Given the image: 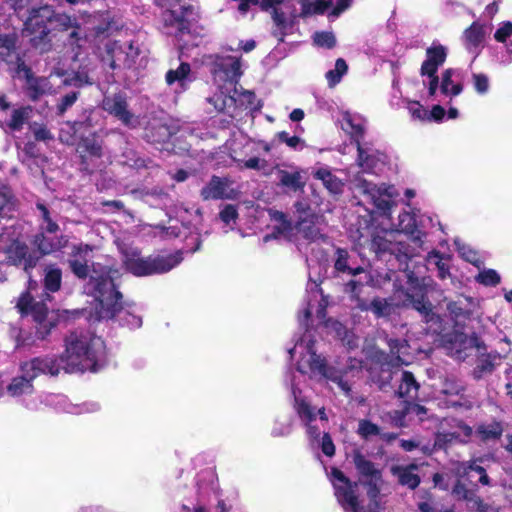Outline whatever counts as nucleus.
Returning a JSON list of instances; mask_svg holds the SVG:
<instances>
[{"label":"nucleus","instance_id":"obj_1","mask_svg":"<svg viewBox=\"0 0 512 512\" xmlns=\"http://www.w3.org/2000/svg\"><path fill=\"white\" fill-rule=\"evenodd\" d=\"M354 464L360 479L367 486L369 503L360 498L357 483H352L338 469H332L331 481L338 503L345 512H378L381 506L380 491L383 485L381 471L361 454L354 455Z\"/></svg>","mask_w":512,"mask_h":512},{"label":"nucleus","instance_id":"obj_2","mask_svg":"<svg viewBox=\"0 0 512 512\" xmlns=\"http://www.w3.org/2000/svg\"><path fill=\"white\" fill-rule=\"evenodd\" d=\"M118 277L117 270L107 268H94L85 285L87 294L96 301L95 313L98 320H115L120 325L129 328H139L142 318L136 313V307L131 304L123 306L119 302L120 292L116 290L115 280Z\"/></svg>","mask_w":512,"mask_h":512},{"label":"nucleus","instance_id":"obj_3","mask_svg":"<svg viewBox=\"0 0 512 512\" xmlns=\"http://www.w3.org/2000/svg\"><path fill=\"white\" fill-rule=\"evenodd\" d=\"M289 354L292 358L298 356L296 366L301 374L308 375L317 381H331L345 396L351 395L352 380L361 370V361L352 359L347 367L341 369L333 365L328 366L325 359L316 353L314 341L307 333L295 344L293 349L289 350Z\"/></svg>","mask_w":512,"mask_h":512},{"label":"nucleus","instance_id":"obj_4","mask_svg":"<svg viewBox=\"0 0 512 512\" xmlns=\"http://www.w3.org/2000/svg\"><path fill=\"white\" fill-rule=\"evenodd\" d=\"M105 357L104 341L89 332L76 331L67 336L65 352L60 360L52 358L59 370L68 373L97 371Z\"/></svg>","mask_w":512,"mask_h":512},{"label":"nucleus","instance_id":"obj_5","mask_svg":"<svg viewBox=\"0 0 512 512\" xmlns=\"http://www.w3.org/2000/svg\"><path fill=\"white\" fill-rule=\"evenodd\" d=\"M72 26V19L65 15H54L51 7L43 6L32 10L30 16L25 22L24 33L30 38V42L39 47L41 51L45 50L44 40L48 36L51 28L66 29Z\"/></svg>","mask_w":512,"mask_h":512},{"label":"nucleus","instance_id":"obj_6","mask_svg":"<svg viewBox=\"0 0 512 512\" xmlns=\"http://www.w3.org/2000/svg\"><path fill=\"white\" fill-rule=\"evenodd\" d=\"M122 253L127 270L136 276L166 273L182 261L180 252L146 259L140 257L137 249L125 248Z\"/></svg>","mask_w":512,"mask_h":512},{"label":"nucleus","instance_id":"obj_7","mask_svg":"<svg viewBox=\"0 0 512 512\" xmlns=\"http://www.w3.org/2000/svg\"><path fill=\"white\" fill-rule=\"evenodd\" d=\"M22 375L14 378L7 387L8 393L13 396L30 394L33 391L32 381L40 374L52 376L59 373V365L52 357H37L21 365Z\"/></svg>","mask_w":512,"mask_h":512},{"label":"nucleus","instance_id":"obj_8","mask_svg":"<svg viewBox=\"0 0 512 512\" xmlns=\"http://www.w3.org/2000/svg\"><path fill=\"white\" fill-rule=\"evenodd\" d=\"M90 83L88 76L84 73H74L73 75L57 69L49 77L28 78L27 93L30 99L36 101L43 95L54 94L60 85L82 86Z\"/></svg>","mask_w":512,"mask_h":512},{"label":"nucleus","instance_id":"obj_9","mask_svg":"<svg viewBox=\"0 0 512 512\" xmlns=\"http://www.w3.org/2000/svg\"><path fill=\"white\" fill-rule=\"evenodd\" d=\"M349 177L354 190L365 196L381 214L387 215L389 213L395 204L394 198L398 196L393 186L375 185L359 173L356 175L349 174Z\"/></svg>","mask_w":512,"mask_h":512},{"label":"nucleus","instance_id":"obj_10","mask_svg":"<svg viewBox=\"0 0 512 512\" xmlns=\"http://www.w3.org/2000/svg\"><path fill=\"white\" fill-rule=\"evenodd\" d=\"M212 73L217 85L231 87L237 93L236 85L242 76L239 57L217 55L213 62Z\"/></svg>","mask_w":512,"mask_h":512},{"label":"nucleus","instance_id":"obj_11","mask_svg":"<svg viewBox=\"0 0 512 512\" xmlns=\"http://www.w3.org/2000/svg\"><path fill=\"white\" fill-rule=\"evenodd\" d=\"M447 51L442 45H435L427 49L426 59L421 65L420 75L428 94H434L437 84V71L446 60Z\"/></svg>","mask_w":512,"mask_h":512},{"label":"nucleus","instance_id":"obj_12","mask_svg":"<svg viewBox=\"0 0 512 512\" xmlns=\"http://www.w3.org/2000/svg\"><path fill=\"white\" fill-rule=\"evenodd\" d=\"M32 285L29 286V291L23 294L17 304V307L22 313H31L34 320L39 324L37 333L41 338L49 333L50 328L53 326L52 321L47 319L48 310L43 303H32L33 299L30 295Z\"/></svg>","mask_w":512,"mask_h":512},{"label":"nucleus","instance_id":"obj_13","mask_svg":"<svg viewBox=\"0 0 512 512\" xmlns=\"http://www.w3.org/2000/svg\"><path fill=\"white\" fill-rule=\"evenodd\" d=\"M233 181L227 177L213 176L201 189L203 200H233L239 195V191L233 188Z\"/></svg>","mask_w":512,"mask_h":512},{"label":"nucleus","instance_id":"obj_14","mask_svg":"<svg viewBox=\"0 0 512 512\" xmlns=\"http://www.w3.org/2000/svg\"><path fill=\"white\" fill-rule=\"evenodd\" d=\"M457 74V70L448 68L441 73L440 77L437 75L435 93L428 94V96L434 100H452L454 97L460 95L463 91V85L457 79Z\"/></svg>","mask_w":512,"mask_h":512},{"label":"nucleus","instance_id":"obj_15","mask_svg":"<svg viewBox=\"0 0 512 512\" xmlns=\"http://www.w3.org/2000/svg\"><path fill=\"white\" fill-rule=\"evenodd\" d=\"M7 259L14 265H22L25 271L33 268L38 257L29 252L27 245L19 240L13 241L6 250Z\"/></svg>","mask_w":512,"mask_h":512},{"label":"nucleus","instance_id":"obj_16","mask_svg":"<svg viewBox=\"0 0 512 512\" xmlns=\"http://www.w3.org/2000/svg\"><path fill=\"white\" fill-rule=\"evenodd\" d=\"M357 151V165L363 173L375 174L379 166L385 163L386 156L377 150L364 148L358 144Z\"/></svg>","mask_w":512,"mask_h":512},{"label":"nucleus","instance_id":"obj_17","mask_svg":"<svg viewBox=\"0 0 512 512\" xmlns=\"http://www.w3.org/2000/svg\"><path fill=\"white\" fill-rule=\"evenodd\" d=\"M292 393L295 399L296 410L300 418L306 422L308 434L312 438H318L320 435L319 428L312 424L316 420L314 409L301 397V392L294 385L292 386Z\"/></svg>","mask_w":512,"mask_h":512},{"label":"nucleus","instance_id":"obj_18","mask_svg":"<svg viewBox=\"0 0 512 512\" xmlns=\"http://www.w3.org/2000/svg\"><path fill=\"white\" fill-rule=\"evenodd\" d=\"M463 43L465 48L476 57L483 47L485 39L484 26L478 22H474L463 33Z\"/></svg>","mask_w":512,"mask_h":512},{"label":"nucleus","instance_id":"obj_19","mask_svg":"<svg viewBox=\"0 0 512 512\" xmlns=\"http://www.w3.org/2000/svg\"><path fill=\"white\" fill-rule=\"evenodd\" d=\"M103 108L117 117L125 125L132 124L133 114L127 110V103L123 96L114 95L103 100Z\"/></svg>","mask_w":512,"mask_h":512},{"label":"nucleus","instance_id":"obj_20","mask_svg":"<svg viewBox=\"0 0 512 512\" xmlns=\"http://www.w3.org/2000/svg\"><path fill=\"white\" fill-rule=\"evenodd\" d=\"M90 252L91 249L88 245L79 244L72 247L70 267L79 278H84L88 274L87 257Z\"/></svg>","mask_w":512,"mask_h":512},{"label":"nucleus","instance_id":"obj_21","mask_svg":"<svg viewBox=\"0 0 512 512\" xmlns=\"http://www.w3.org/2000/svg\"><path fill=\"white\" fill-rule=\"evenodd\" d=\"M313 176L317 180H320L323 186L331 194H340L344 188V182L342 179L337 177L328 166L316 167L313 171Z\"/></svg>","mask_w":512,"mask_h":512},{"label":"nucleus","instance_id":"obj_22","mask_svg":"<svg viewBox=\"0 0 512 512\" xmlns=\"http://www.w3.org/2000/svg\"><path fill=\"white\" fill-rule=\"evenodd\" d=\"M341 127L351 136L357 145L360 144V139L363 137L365 131V120L362 117L344 112Z\"/></svg>","mask_w":512,"mask_h":512},{"label":"nucleus","instance_id":"obj_23","mask_svg":"<svg viewBox=\"0 0 512 512\" xmlns=\"http://www.w3.org/2000/svg\"><path fill=\"white\" fill-rule=\"evenodd\" d=\"M46 232H39L34 238V245L42 255L51 254L65 247L67 239L65 236L47 237Z\"/></svg>","mask_w":512,"mask_h":512},{"label":"nucleus","instance_id":"obj_24","mask_svg":"<svg viewBox=\"0 0 512 512\" xmlns=\"http://www.w3.org/2000/svg\"><path fill=\"white\" fill-rule=\"evenodd\" d=\"M320 222L321 218L319 216L314 214L308 215L297 223V232L308 240H317L322 236Z\"/></svg>","mask_w":512,"mask_h":512},{"label":"nucleus","instance_id":"obj_25","mask_svg":"<svg viewBox=\"0 0 512 512\" xmlns=\"http://www.w3.org/2000/svg\"><path fill=\"white\" fill-rule=\"evenodd\" d=\"M219 92L215 93L208 101L214 106L218 112H224L231 108L236 102V94L233 88L218 85Z\"/></svg>","mask_w":512,"mask_h":512},{"label":"nucleus","instance_id":"obj_26","mask_svg":"<svg viewBox=\"0 0 512 512\" xmlns=\"http://www.w3.org/2000/svg\"><path fill=\"white\" fill-rule=\"evenodd\" d=\"M472 434V429L464 424H459L453 432H443L436 436L435 445L444 448L448 443L454 441L465 442Z\"/></svg>","mask_w":512,"mask_h":512},{"label":"nucleus","instance_id":"obj_27","mask_svg":"<svg viewBox=\"0 0 512 512\" xmlns=\"http://www.w3.org/2000/svg\"><path fill=\"white\" fill-rule=\"evenodd\" d=\"M494 39L507 48L506 59L501 60V63L504 65L510 64L512 62V22L504 21L500 23L494 33Z\"/></svg>","mask_w":512,"mask_h":512},{"label":"nucleus","instance_id":"obj_28","mask_svg":"<svg viewBox=\"0 0 512 512\" xmlns=\"http://www.w3.org/2000/svg\"><path fill=\"white\" fill-rule=\"evenodd\" d=\"M162 28L166 34L178 36L186 30L184 19L175 14L170 8L166 9L162 14Z\"/></svg>","mask_w":512,"mask_h":512},{"label":"nucleus","instance_id":"obj_29","mask_svg":"<svg viewBox=\"0 0 512 512\" xmlns=\"http://www.w3.org/2000/svg\"><path fill=\"white\" fill-rule=\"evenodd\" d=\"M477 461L463 462L460 463L456 468V474L460 479L467 478L472 482L473 474L479 475L478 481L483 485L489 484V477L487 476L485 469L476 463Z\"/></svg>","mask_w":512,"mask_h":512},{"label":"nucleus","instance_id":"obj_30","mask_svg":"<svg viewBox=\"0 0 512 512\" xmlns=\"http://www.w3.org/2000/svg\"><path fill=\"white\" fill-rule=\"evenodd\" d=\"M233 161L236 163L239 170H256L261 172L263 175H270L273 170L267 160L258 156H252L248 159H237L233 157Z\"/></svg>","mask_w":512,"mask_h":512},{"label":"nucleus","instance_id":"obj_31","mask_svg":"<svg viewBox=\"0 0 512 512\" xmlns=\"http://www.w3.org/2000/svg\"><path fill=\"white\" fill-rule=\"evenodd\" d=\"M416 466L412 465L409 467L395 466L392 467L391 471L394 476L398 478L400 484L405 485L411 489L416 488L420 483V478L414 473Z\"/></svg>","mask_w":512,"mask_h":512},{"label":"nucleus","instance_id":"obj_32","mask_svg":"<svg viewBox=\"0 0 512 512\" xmlns=\"http://www.w3.org/2000/svg\"><path fill=\"white\" fill-rule=\"evenodd\" d=\"M419 385L417 384L414 376L410 372H403L401 383L398 388V395L406 401L413 400L417 396Z\"/></svg>","mask_w":512,"mask_h":512},{"label":"nucleus","instance_id":"obj_33","mask_svg":"<svg viewBox=\"0 0 512 512\" xmlns=\"http://www.w3.org/2000/svg\"><path fill=\"white\" fill-rule=\"evenodd\" d=\"M301 5V16L309 17L312 15L323 14L332 6L331 0H299Z\"/></svg>","mask_w":512,"mask_h":512},{"label":"nucleus","instance_id":"obj_34","mask_svg":"<svg viewBox=\"0 0 512 512\" xmlns=\"http://www.w3.org/2000/svg\"><path fill=\"white\" fill-rule=\"evenodd\" d=\"M190 65L188 63H181L177 69H171L166 74V82L168 85L178 83L181 88H185L186 84L190 81Z\"/></svg>","mask_w":512,"mask_h":512},{"label":"nucleus","instance_id":"obj_35","mask_svg":"<svg viewBox=\"0 0 512 512\" xmlns=\"http://www.w3.org/2000/svg\"><path fill=\"white\" fill-rule=\"evenodd\" d=\"M452 494L459 500H466L471 503L472 507H476L477 509L481 508V500L476 496L475 490L473 488H467L461 480L455 484Z\"/></svg>","mask_w":512,"mask_h":512},{"label":"nucleus","instance_id":"obj_36","mask_svg":"<svg viewBox=\"0 0 512 512\" xmlns=\"http://www.w3.org/2000/svg\"><path fill=\"white\" fill-rule=\"evenodd\" d=\"M398 231L411 235L417 240L421 238V231L417 229L415 217L409 212L399 215Z\"/></svg>","mask_w":512,"mask_h":512},{"label":"nucleus","instance_id":"obj_37","mask_svg":"<svg viewBox=\"0 0 512 512\" xmlns=\"http://www.w3.org/2000/svg\"><path fill=\"white\" fill-rule=\"evenodd\" d=\"M278 179L282 186L288 187L294 191L304 187L300 171L288 172L286 170H279Z\"/></svg>","mask_w":512,"mask_h":512},{"label":"nucleus","instance_id":"obj_38","mask_svg":"<svg viewBox=\"0 0 512 512\" xmlns=\"http://www.w3.org/2000/svg\"><path fill=\"white\" fill-rule=\"evenodd\" d=\"M362 310H371L377 317H386L396 312V306L386 299H374L369 306H361Z\"/></svg>","mask_w":512,"mask_h":512},{"label":"nucleus","instance_id":"obj_39","mask_svg":"<svg viewBox=\"0 0 512 512\" xmlns=\"http://www.w3.org/2000/svg\"><path fill=\"white\" fill-rule=\"evenodd\" d=\"M37 209L40 212L39 215V230L40 232L56 233L59 230V225L51 217L50 211L47 207L41 203L37 204Z\"/></svg>","mask_w":512,"mask_h":512},{"label":"nucleus","instance_id":"obj_40","mask_svg":"<svg viewBox=\"0 0 512 512\" xmlns=\"http://www.w3.org/2000/svg\"><path fill=\"white\" fill-rule=\"evenodd\" d=\"M30 114H31L30 107H23V108L13 110L11 119L7 123V126L12 131L21 130L24 123L29 119Z\"/></svg>","mask_w":512,"mask_h":512},{"label":"nucleus","instance_id":"obj_41","mask_svg":"<svg viewBox=\"0 0 512 512\" xmlns=\"http://www.w3.org/2000/svg\"><path fill=\"white\" fill-rule=\"evenodd\" d=\"M328 326L335 331L336 335L342 339V341L347 345L350 349L356 347L358 345V338L354 336V334L348 332L341 323L334 320H329L327 322Z\"/></svg>","mask_w":512,"mask_h":512},{"label":"nucleus","instance_id":"obj_42","mask_svg":"<svg viewBox=\"0 0 512 512\" xmlns=\"http://www.w3.org/2000/svg\"><path fill=\"white\" fill-rule=\"evenodd\" d=\"M348 66L344 59L339 58L335 62V67L329 70L325 77L330 87H334L341 81V78L347 73Z\"/></svg>","mask_w":512,"mask_h":512},{"label":"nucleus","instance_id":"obj_43","mask_svg":"<svg viewBox=\"0 0 512 512\" xmlns=\"http://www.w3.org/2000/svg\"><path fill=\"white\" fill-rule=\"evenodd\" d=\"M503 429L500 423L480 425L477 429V436L483 441L495 440L502 434Z\"/></svg>","mask_w":512,"mask_h":512},{"label":"nucleus","instance_id":"obj_44","mask_svg":"<svg viewBox=\"0 0 512 512\" xmlns=\"http://www.w3.org/2000/svg\"><path fill=\"white\" fill-rule=\"evenodd\" d=\"M15 38L14 36H0V59L5 62H13L15 57Z\"/></svg>","mask_w":512,"mask_h":512},{"label":"nucleus","instance_id":"obj_45","mask_svg":"<svg viewBox=\"0 0 512 512\" xmlns=\"http://www.w3.org/2000/svg\"><path fill=\"white\" fill-rule=\"evenodd\" d=\"M389 347L392 354L391 364L393 366H398L400 364H403L404 361L401 359V354H405L408 345L406 341H400L397 339H391L389 340Z\"/></svg>","mask_w":512,"mask_h":512},{"label":"nucleus","instance_id":"obj_46","mask_svg":"<svg viewBox=\"0 0 512 512\" xmlns=\"http://www.w3.org/2000/svg\"><path fill=\"white\" fill-rule=\"evenodd\" d=\"M78 151L82 157H100L101 145L95 139H84L78 146Z\"/></svg>","mask_w":512,"mask_h":512},{"label":"nucleus","instance_id":"obj_47","mask_svg":"<svg viewBox=\"0 0 512 512\" xmlns=\"http://www.w3.org/2000/svg\"><path fill=\"white\" fill-rule=\"evenodd\" d=\"M45 288L50 292H55L61 285V271L55 267H49L45 273Z\"/></svg>","mask_w":512,"mask_h":512},{"label":"nucleus","instance_id":"obj_48","mask_svg":"<svg viewBox=\"0 0 512 512\" xmlns=\"http://www.w3.org/2000/svg\"><path fill=\"white\" fill-rule=\"evenodd\" d=\"M406 108L414 120L429 121V111L423 107L418 101L405 100Z\"/></svg>","mask_w":512,"mask_h":512},{"label":"nucleus","instance_id":"obj_49","mask_svg":"<svg viewBox=\"0 0 512 512\" xmlns=\"http://www.w3.org/2000/svg\"><path fill=\"white\" fill-rule=\"evenodd\" d=\"M476 280L486 286H495L500 282V275L493 269H484L476 276Z\"/></svg>","mask_w":512,"mask_h":512},{"label":"nucleus","instance_id":"obj_50","mask_svg":"<svg viewBox=\"0 0 512 512\" xmlns=\"http://www.w3.org/2000/svg\"><path fill=\"white\" fill-rule=\"evenodd\" d=\"M315 45L323 48H333L336 44L335 36L332 32H316L313 35Z\"/></svg>","mask_w":512,"mask_h":512},{"label":"nucleus","instance_id":"obj_51","mask_svg":"<svg viewBox=\"0 0 512 512\" xmlns=\"http://www.w3.org/2000/svg\"><path fill=\"white\" fill-rule=\"evenodd\" d=\"M347 256H348V254L345 250L338 249L337 250V260L335 262V268L338 271H343V272L348 271L352 275L361 273L363 271V269L361 267H357L355 269H350L347 266Z\"/></svg>","mask_w":512,"mask_h":512},{"label":"nucleus","instance_id":"obj_52","mask_svg":"<svg viewBox=\"0 0 512 512\" xmlns=\"http://www.w3.org/2000/svg\"><path fill=\"white\" fill-rule=\"evenodd\" d=\"M13 203L11 201L10 190L0 184V215L8 216V213L12 210Z\"/></svg>","mask_w":512,"mask_h":512},{"label":"nucleus","instance_id":"obj_53","mask_svg":"<svg viewBox=\"0 0 512 512\" xmlns=\"http://www.w3.org/2000/svg\"><path fill=\"white\" fill-rule=\"evenodd\" d=\"M498 360H500V355L498 354H489L481 359L476 370V373H479L478 377H480L483 373L492 372Z\"/></svg>","mask_w":512,"mask_h":512},{"label":"nucleus","instance_id":"obj_54","mask_svg":"<svg viewBox=\"0 0 512 512\" xmlns=\"http://www.w3.org/2000/svg\"><path fill=\"white\" fill-rule=\"evenodd\" d=\"M277 138L279 141L285 143L287 146L295 150H302L306 146L304 140H302L300 137L289 136V134L285 131L279 132L277 134Z\"/></svg>","mask_w":512,"mask_h":512},{"label":"nucleus","instance_id":"obj_55","mask_svg":"<svg viewBox=\"0 0 512 512\" xmlns=\"http://www.w3.org/2000/svg\"><path fill=\"white\" fill-rule=\"evenodd\" d=\"M410 304L415 310H417L424 316V318L427 322L433 320L434 313L432 312V306L430 303L424 301L423 298L413 300L412 303H410Z\"/></svg>","mask_w":512,"mask_h":512},{"label":"nucleus","instance_id":"obj_56","mask_svg":"<svg viewBox=\"0 0 512 512\" xmlns=\"http://www.w3.org/2000/svg\"><path fill=\"white\" fill-rule=\"evenodd\" d=\"M457 245V249L459 254L468 262L474 264L475 266H479L481 262L479 261L477 253L471 249L469 246L465 244H460L458 242L455 243Z\"/></svg>","mask_w":512,"mask_h":512},{"label":"nucleus","instance_id":"obj_57","mask_svg":"<svg viewBox=\"0 0 512 512\" xmlns=\"http://www.w3.org/2000/svg\"><path fill=\"white\" fill-rule=\"evenodd\" d=\"M472 81L474 88L477 93L485 94L489 90V79L485 74L474 73L472 75Z\"/></svg>","mask_w":512,"mask_h":512},{"label":"nucleus","instance_id":"obj_58","mask_svg":"<svg viewBox=\"0 0 512 512\" xmlns=\"http://www.w3.org/2000/svg\"><path fill=\"white\" fill-rule=\"evenodd\" d=\"M236 101H240L242 105H246L250 109L258 108V103L256 102V96L251 91H243L241 93L236 94Z\"/></svg>","mask_w":512,"mask_h":512},{"label":"nucleus","instance_id":"obj_59","mask_svg":"<svg viewBox=\"0 0 512 512\" xmlns=\"http://www.w3.org/2000/svg\"><path fill=\"white\" fill-rule=\"evenodd\" d=\"M358 433L362 437L367 438L369 436L377 435L379 433V428L377 425L369 421L361 420L359 422Z\"/></svg>","mask_w":512,"mask_h":512},{"label":"nucleus","instance_id":"obj_60","mask_svg":"<svg viewBox=\"0 0 512 512\" xmlns=\"http://www.w3.org/2000/svg\"><path fill=\"white\" fill-rule=\"evenodd\" d=\"M220 219L227 225L234 222L238 216L236 207L233 205H226L219 213Z\"/></svg>","mask_w":512,"mask_h":512},{"label":"nucleus","instance_id":"obj_61","mask_svg":"<svg viewBox=\"0 0 512 512\" xmlns=\"http://www.w3.org/2000/svg\"><path fill=\"white\" fill-rule=\"evenodd\" d=\"M32 131L36 140L49 141L53 139L52 133L43 125L34 124Z\"/></svg>","mask_w":512,"mask_h":512},{"label":"nucleus","instance_id":"obj_62","mask_svg":"<svg viewBox=\"0 0 512 512\" xmlns=\"http://www.w3.org/2000/svg\"><path fill=\"white\" fill-rule=\"evenodd\" d=\"M77 98L78 94L76 92L65 95L57 106L59 114H64V112L76 102Z\"/></svg>","mask_w":512,"mask_h":512},{"label":"nucleus","instance_id":"obj_63","mask_svg":"<svg viewBox=\"0 0 512 512\" xmlns=\"http://www.w3.org/2000/svg\"><path fill=\"white\" fill-rule=\"evenodd\" d=\"M98 409L97 404H85L84 406L80 407L73 404H68L67 407H65V411L67 413L71 414H81L83 412H94Z\"/></svg>","mask_w":512,"mask_h":512},{"label":"nucleus","instance_id":"obj_64","mask_svg":"<svg viewBox=\"0 0 512 512\" xmlns=\"http://www.w3.org/2000/svg\"><path fill=\"white\" fill-rule=\"evenodd\" d=\"M272 18L276 26L280 29H286L291 25V21L285 17L284 13L276 8L273 10Z\"/></svg>","mask_w":512,"mask_h":512}]
</instances>
